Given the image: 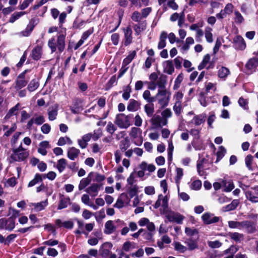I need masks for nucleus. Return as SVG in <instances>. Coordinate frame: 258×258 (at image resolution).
<instances>
[{"mask_svg": "<svg viewBox=\"0 0 258 258\" xmlns=\"http://www.w3.org/2000/svg\"><path fill=\"white\" fill-rule=\"evenodd\" d=\"M15 227V221L11 218L0 219V229H5L9 231H12Z\"/></svg>", "mask_w": 258, "mask_h": 258, "instance_id": "0eeeda50", "label": "nucleus"}, {"mask_svg": "<svg viewBox=\"0 0 258 258\" xmlns=\"http://www.w3.org/2000/svg\"><path fill=\"white\" fill-rule=\"evenodd\" d=\"M176 176L175 177V181L177 184H179L180 180L183 176V170L180 168H177L176 169Z\"/></svg>", "mask_w": 258, "mask_h": 258, "instance_id": "13d9d810", "label": "nucleus"}, {"mask_svg": "<svg viewBox=\"0 0 258 258\" xmlns=\"http://www.w3.org/2000/svg\"><path fill=\"white\" fill-rule=\"evenodd\" d=\"M138 187L136 185H131L128 188V194L131 198L136 196L138 193Z\"/></svg>", "mask_w": 258, "mask_h": 258, "instance_id": "6e6d98bb", "label": "nucleus"}, {"mask_svg": "<svg viewBox=\"0 0 258 258\" xmlns=\"http://www.w3.org/2000/svg\"><path fill=\"white\" fill-rule=\"evenodd\" d=\"M46 253L47 255L49 256L55 257L58 255V252L56 249L54 248L49 247L47 248Z\"/></svg>", "mask_w": 258, "mask_h": 258, "instance_id": "e2e57ef3", "label": "nucleus"}, {"mask_svg": "<svg viewBox=\"0 0 258 258\" xmlns=\"http://www.w3.org/2000/svg\"><path fill=\"white\" fill-rule=\"evenodd\" d=\"M170 222H175L177 224H181L184 217L179 213H176L169 210L163 214Z\"/></svg>", "mask_w": 258, "mask_h": 258, "instance_id": "423d86ee", "label": "nucleus"}, {"mask_svg": "<svg viewBox=\"0 0 258 258\" xmlns=\"http://www.w3.org/2000/svg\"><path fill=\"white\" fill-rule=\"evenodd\" d=\"M206 115L202 114L198 115H196L192 119V122L196 125H199L205 121Z\"/></svg>", "mask_w": 258, "mask_h": 258, "instance_id": "cd10ccee", "label": "nucleus"}, {"mask_svg": "<svg viewBox=\"0 0 258 258\" xmlns=\"http://www.w3.org/2000/svg\"><path fill=\"white\" fill-rule=\"evenodd\" d=\"M69 203V198L64 197L61 198L58 206V209L61 210L66 208L68 206V205Z\"/></svg>", "mask_w": 258, "mask_h": 258, "instance_id": "e433bc0d", "label": "nucleus"}, {"mask_svg": "<svg viewBox=\"0 0 258 258\" xmlns=\"http://www.w3.org/2000/svg\"><path fill=\"white\" fill-rule=\"evenodd\" d=\"M21 134L22 133L21 132H17L13 135L11 141V143L13 147V148H15V145L17 144L19 136H20V135H21Z\"/></svg>", "mask_w": 258, "mask_h": 258, "instance_id": "052dcab7", "label": "nucleus"}, {"mask_svg": "<svg viewBox=\"0 0 258 258\" xmlns=\"http://www.w3.org/2000/svg\"><path fill=\"white\" fill-rule=\"evenodd\" d=\"M112 247V244L110 242H105L103 244L100 249V253L101 256L103 257L108 256Z\"/></svg>", "mask_w": 258, "mask_h": 258, "instance_id": "412c9836", "label": "nucleus"}, {"mask_svg": "<svg viewBox=\"0 0 258 258\" xmlns=\"http://www.w3.org/2000/svg\"><path fill=\"white\" fill-rule=\"evenodd\" d=\"M73 143L71 139L68 137H61L59 139L57 145L58 146H63L66 144L72 145Z\"/></svg>", "mask_w": 258, "mask_h": 258, "instance_id": "79ce46f5", "label": "nucleus"}, {"mask_svg": "<svg viewBox=\"0 0 258 258\" xmlns=\"http://www.w3.org/2000/svg\"><path fill=\"white\" fill-rule=\"evenodd\" d=\"M140 107V103L136 100L131 99L127 105V109L130 111H135L137 110Z\"/></svg>", "mask_w": 258, "mask_h": 258, "instance_id": "c85d7f7f", "label": "nucleus"}, {"mask_svg": "<svg viewBox=\"0 0 258 258\" xmlns=\"http://www.w3.org/2000/svg\"><path fill=\"white\" fill-rule=\"evenodd\" d=\"M104 232L106 234H110L116 230V226L114 224V222L112 220L107 221L104 226Z\"/></svg>", "mask_w": 258, "mask_h": 258, "instance_id": "4be33fe9", "label": "nucleus"}, {"mask_svg": "<svg viewBox=\"0 0 258 258\" xmlns=\"http://www.w3.org/2000/svg\"><path fill=\"white\" fill-rule=\"evenodd\" d=\"M143 97L149 103L153 102L155 101V97H151V93L149 90L144 91Z\"/></svg>", "mask_w": 258, "mask_h": 258, "instance_id": "37998d69", "label": "nucleus"}, {"mask_svg": "<svg viewBox=\"0 0 258 258\" xmlns=\"http://www.w3.org/2000/svg\"><path fill=\"white\" fill-rule=\"evenodd\" d=\"M91 178L89 177L82 179L78 186L79 190H81L87 187L91 182Z\"/></svg>", "mask_w": 258, "mask_h": 258, "instance_id": "f704fd0d", "label": "nucleus"}, {"mask_svg": "<svg viewBox=\"0 0 258 258\" xmlns=\"http://www.w3.org/2000/svg\"><path fill=\"white\" fill-rule=\"evenodd\" d=\"M202 186V182L200 180H195L191 184V188L194 190H199Z\"/></svg>", "mask_w": 258, "mask_h": 258, "instance_id": "69168bd1", "label": "nucleus"}, {"mask_svg": "<svg viewBox=\"0 0 258 258\" xmlns=\"http://www.w3.org/2000/svg\"><path fill=\"white\" fill-rule=\"evenodd\" d=\"M233 6L230 4H227L224 10L221 11L218 16H223L224 15H230L232 14L233 12Z\"/></svg>", "mask_w": 258, "mask_h": 258, "instance_id": "7c9ffc66", "label": "nucleus"}, {"mask_svg": "<svg viewBox=\"0 0 258 258\" xmlns=\"http://www.w3.org/2000/svg\"><path fill=\"white\" fill-rule=\"evenodd\" d=\"M184 242L187 245L188 249L190 250H194L198 247L197 242L195 240L189 238L187 239Z\"/></svg>", "mask_w": 258, "mask_h": 258, "instance_id": "c9c22d12", "label": "nucleus"}, {"mask_svg": "<svg viewBox=\"0 0 258 258\" xmlns=\"http://www.w3.org/2000/svg\"><path fill=\"white\" fill-rule=\"evenodd\" d=\"M130 146V141L128 139H125L122 140L119 144L120 149L124 151L126 150Z\"/></svg>", "mask_w": 258, "mask_h": 258, "instance_id": "864d4df0", "label": "nucleus"}, {"mask_svg": "<svg viewBox=\"0 0 258 258\" xmlns=\"http://www.w3.org/2000/svg\"><path fill=\"white\" fill-rule=\"evenodd\" d=\"M39 86V83L36 79L32 80L28 85L27 89L30 92L36 90Z\"/></svg>", "mask_w": 258, "mask_h": 258, "instance_id": "2f4dec72", "label": "nucleus"}, {"mask_svg": "<svg viewBox=\"0 0 258 258\" xmlns=\"http://www.w3.org/2000/svg\"><path fill=\"white\" fill-rule=\"evenodd\" d=\"M130 200L126 194H121L118 198L114 207L118 209H120L125 205H129Z\"/></svg>", "mask_w": 258, "mask_h": 258, "instance_id": "1a4fd4ad", "label": "nucleus"}, {"mask_svg": "<svg viewBox=\"0 0 258 258\" xmlns=\"http://www.w3.org/2000/svg\"><path fill=\"white\" fill-rule=\"evenodd\" d=\"M228 226L232 229H245L248 233H253L255 231V226L251 222L248 221L241 222L229 221Z\"/></svg>", "mask_w": 258, "mask_h": 258, "instance_id": "f257e3e1", "label": "nucleus"}, {"mask_svg": "<svg viewBox=\"0 0 258 258\" xmlns=\"http://www.w3.org/2000/svg\"><path fill=\"white\" fill-rule=\"evenodd\" d=\"M225 153L226 149L223 146H220L219 151L217 153V158L216 162H218L224 156Z\"/></svg>", "mask_w": 258, "mask_h": 258, "instance_id": "603ef678", "label": "nucleus"}, {"mask_svg": "<svg viewBox=\"0 0 258 258\" xmlns=\"http://www.w3.org/2000/svg\"><path fill=\"white\" fill-rule=\"evenodd\" d=\"M206 162V160L205 159H202L198 161L197 163V170L199 172V174L201 175L203 174V168H204V164Z\"/></svg>", "mask_w": 258, "mask_h": 258, "instance_id": "8fccbe9b", "label": "nucleus"}, {"mask_svg": "<svg viewBox=\"0 0 258 258\" xmlns=\"http://www.w3.org/2000/svg\"><path fill=\"white\" fill-rule=\"evenodd\" d=\"M42 48L40 46H37L32 51V57L35 60H38L41 57Z\"/></svg>", "mask_w": 258, "mask_h": 258, "instance_id": "bb28decb", "label": "nucleus"}, {"mask_svg": "<svg viewBox=\"0 0 258 258\" xmlns=\"http://www.w3.org/2000/svg\"><path fill=\"white\" fill-rule=\"evenodd\" d=\"M19 104H17L14 107L11 108L6 115L7 117H10V116L16 114L18 110H19Z\"/></svg>", "mask_w": 258, "mask_h": 258, "instance_id": "bf43d9fd", "label": "nucleus"}, {"mask_svg": "<svg viewBox=\"0 0 258 258\" xmlns=\"http://www.w3.org/2000/svg\"><path fill=\"white\" fill-rule=\"evenodd\" d=\"M151 122L153 125V127L155 129H157L161 127L163 125H166L167 120L162 118L160 115H155L151 118Z\"/></svg>", "mask_w": 258, "mask_h": 258, "instance_id": "6e6552de", "label": "nucleus"}, {"mask_svg": "<svg viewBox=\"0 0 258 258\" xmlns=\"http://www.w3.org/2000/svg\"><path fill=\"white\" fill-rule=\"evenodd\" d=\"M101 186V184L93 183L86 188L85 191L91 197H95L98 195Z\"/></svg>", "mask_w": 258, "mask_h": 258, "instance_id": "ddd939ff", "label": "nucleus"}, {"mask_svg": "<svg viewBox=\"0 0 258 258\" xmlns=\"http://www.w3.org/2000/svg\"><path fill=\"white\" fill-rule=\"evenodd\" d=\"M29 153L22 146V144L17 148H13V153L11 158L14 161H22L26 159Z\"/></svg>", "mask_w": 258, "mask_h": 258, "instance_id": "20e7f679", "label": "nucleus"}, {"mask_svg": "<svg viewBox=\"0 0 258 258\" xmlns=\"http://www.w3.org/2000/svg\"><path fill=\"white\" fill-rule=\"evenodd\" d=\"M28 71H29L26 70L19 75L16 81L15 88L16 89H20L26 86L27 84V81L25 79V75Z\"/></svg>", "mask_w": 258, "mask_h": 258, "instance_id": "f8f14e48", "label": "nucleus"}, {"mask_svg": "<svg viewBox=\"0 0 258 258\" xmlns=\"http://www.w3.org/2000/svg\"><path fill=\"white\" fill-rule=\"evenodd\" d=\"M131 118V115L119 113L116 115L114 123L120 129H127L132 125Z\"/></svg>", "mask_w": 258, "mask_h": 258, "instance_id": "f03ea898", "label": "nucleus"}, {"mask_svg": "<svg viewBox=\"0 0 258 258\" xmlns=\"http://www.w3.org/2000/svg\"><path fill=\"white\" fill-rule=\"evenodd\" d=\"M168 198L167 196H164L162 195H159L158 200L154 205V208L157 209L161 206V214H164L168 210Z\"/></svg>", "mask_w": 258, "mask_h": 258, "instance_id": "39448f33", "label": "nucleus"}, {"mask_svg": "<svg viewBox=\"0 0 258 258\" xmlns=\"http://www.w3.org/2000/svg\"><path fill=\"white\" fill-rule=\"evenodd\" d=\"M183 97V94L180 92H177L173 96V100L175 101V103H178L181 104L182 100Z\"/></svg>", "mask_w": 258, "mask_h": 258, "instance_id": "4d7b16f0", "label": "nucleus"}, {"mask_svg": "<svg viewBox=\"0 0 258 258\" xmlns=\"http://www.w3.org/2000/svg\"><path fill=\"white\" fill-rule=\"evenodd\" d=\"M200 131L198 129L192 128L190 130L189 133L191 136H193L194 139H199L200 138Z\"/></svg>", "mask_w": 258, "mask_h": 258, "instance_id": "338daca9", "label": "nucleus"}, {"mask_svg": "<svg viewBox=\"0 0 258 258\" xmlns=\"http://www.w3.org/2000/svg\"><path fill=\"white\" fill-rule=\"evenodd\" d=\"M124 32V45L127 46L132 42V30L127 27L123 29Z\"/></svg>", "mask_w": 258, "mask_h": 258, "instance_id": "6ab92c4d", "label": "nucleus"}, {"mask_svg": "<svg viewBox=\"0 0 258 258\" xmlns=\"http://www.w3.org/2000/svg\"><path fill=\"white\" fill-rule=\"evenodd\" d=\"M58 104H54L50 107L48 110V119L49 120H54L56 118L58 114Z\"/></svg>", "mask_w": 258, "mask_h": 258, "instance_id": "f3484780", "label": "nucleus"}, {"mask_svg": "<svg viewBox=\"0 0 258 258\" xmlns=\"http://www.w3.org/2000/svg\"><path fill=\"white\" fill-rule=\"evenodd\" d=\"M230 74L229 69L224 67H221L218 71V76L221 79H225Z\"/></svg>", "mask_w": 258, "mask_h": 258, "instance_id": "c756f323", "label": "nucleus"}, {"mask_svg": "<svg viewBox=\"0 0 258 258\" xmlns=\"http://www.w3.org/2000/svg\"><path fill=\"white\" fill-rule=\"evenodd\" d=\"M67 160L64 158H62L58 160L56 168L59 172L61 173L64 171L67 166Z\"/></svg>", "mask_w": 258, "mask_h": 258, "instance_id": "72a5a7b5", "label": "nucleus"}, {"mask_svg": "<svg viewBox=\"0 0 258 258\" xmlns=\"http://www.w3.org/2000/svg\"><path fill=\"white\" fill-rule=\"evenodd\" d=\"M202 220L205 224H210L217 222L219 218L214 216L213 214L210 213H205L202 216Z\"/></svg>", "mask_w": 258, "mask_h": 258, "instance_id": "4468645a", "label": "nucleus"}, {"mask_svg": "<svg viewBox=\"0 0 258 258\" xmlns=\"http://www.w3.org/2000/svg\"><path fill=\"white\" fill-rule=\"evenodd\" d=\"M258 65V59L255 58H253L250 59L248 62L245 64V68L247 69L248 71H249V73H251L252 72H254L255 71L256 68Z\"/></svg>", "mask_w": 258, "mask_h": 258, "instance_id": "aec40b11", "label": "nucleus"}, {"mask_svg": "<svg viewBox=\"0 0 258 258\" xmlns=\"http://www.w3.org/2000/svg\"><path fill=\"white\" fill-rule=\"evenodd\" d=\"M19 211L16 210L12 207H10L9 209V215H11L9 218L12 219L14 221H15V219L19 215Z\"/></svg>", "mask_w": 258, "mask_h": 258, "instance_id": "de8ad7c7", "label": "nucleus"}, {"mask_svg": "<svg viewBox=\"0 0 258 258\" xmlns=\"http://www.w3.org/2000/svg\"><path fill=\"white\" fill-rule=\"evenodd\" d=\"M145 112L148 116H151L154 113V108L153 104H146L144 106Z\"/></svg>", "mask_w": 258, "mask_h": 258, "instance_id": "c03bdc74", "label": "nucleus"}, {"mask_svg": "<svg viewBox=\"0 0 258 258\" xmlns=\"http://www.w3.org/2000/svg\"><path fill=\"white\" fill-rule=\"evenodd\" d=\"M82 100L80 99H75L73 105L70 106V109L74 114H78L83 110Z\"/></svg>", "mask_w": 258, "mask_h": 258, "instance_id": "9b49d317", "label": "nucleus"}, {"mask_svg": "<svg viewBox=\"0 0 258 258\" xmlns=\"http://www.w3.org/2000/svg\"><path fill=\"white\" fill-rule=\"evenodd\" d=\"M42 180V177H41V175H40L39 174H36L35 175L34 179L29 182V183L28 184V186L31 187V186H34L38 182H41Z\"/></svg>", "mask_w": 258, "mask_h": 258, "instance_id": "a18cd8bd", "label": "nucleus"}, {"mask_svg": "<svg viewBox=\"0 0 258 258\" xmlns=\"http://www.w3.org/2000/svg\"><path fill=\"white\" fill-rule=\"evenodd\" d=\"M234 46L236 49L244 50L246 47V44L243 38L240 36H236L233 40Z\"/></svg>", "mask_w": 258, "mask_h": 258, "instance_id": "dca6fc26", "label": "nucleus"}, {"mask_svg": "<svg viewBox=\"0 0 258 258\" xmlns=\"http://www.w3.org/2000/svg\"><path fill=\"white\" fill-rule=\"evenodd\" d=\"M167 36V34L166 32H162L161 33L160 37V41L158 45V47L159 49H162L165 46Z\"/></svg>", "mask_w": 258, "mask_h": 258, "instance_id": "473e14b6", "label": "nucleus"}, {"mask_svg": "<svg viewBox=\"0 0 258 258\" xmlns=\"http://www.w3.org/2000/svg\"><path fill=\"white\" fill-rule=\"evenodd\" d=\"M212 29L210 28H206L205 30V37L207 42L211 43L213 42V35L211 32Z\"/></svg>", "mask_w": 258, "mask_h": 258, "instance_id": "5fc2aeb1", "label": "nucleus"}, {"mask_svg": "<svg viewBox=\"0 0 258 258\" xmlns=\"http://www.w3.org/2000/svg\"><path fill=\"white\" fill-rule=\"evenodd\" d=\"M210 59V55L209 54L205 55L203 58L202 62L199 65L198 69L201 70L206 68L207 64L209 62Z\"/></svg>", "mask_w": 258, "mask_h": 258, "instance_id": "ea45409f", "label": "nucleus"}, {"mask_svg": "<svg viewBox=\"0 0 258 258\" xmlns=\"http://www.w3.org/2000/svg\"><path fill=\"white\" fill-rule=\"evenodd\" d=\"M174 245L175 249L180 252L183 253L187 250L186 247L183 245L179 242H175Z\"/></svg>", "mask_w": 258, "mask_h": 258, "instance_id": "3c124183", "label": "nucleus"}, {"mask_svg": "<svg viewBox=\"0 0 258 258\" xmlns=\"http://www.w3.org/2000/svg\"><path fill=\"white\" fill-rule=\"evenodd\" d=\"M245 196L252 203H258V187L251 188L245 192Z\"/></svg>", "mask_w": 258, "mask_h": 258, "instance_id": "9d476101", "label": "nucleus"}, {"mask_svg": "<svg viewBox=\"0 0 258 258\" xmlns=\"http://www.w3.org/2000/svg\"><path fill=\"white\" fill-rule=\"evenodd\" d=\"M163 66L164 72L168 74H172L174 71L173 64L171 60H166L163 62Z\"/></svg>", "mask_w": 258, "mask_h": 258, "instance_id": "b1692460", "label": "nucleus"}, {"mask_svg": "<svg viewBox=\"0 0 258 258\" xmlns=\"http://www.w3.org/2000/svg\"><path fill=\"white\" fill-rule=\"evenodd\" d=\"M238 248L234 245H231L229 248L224 251L225 254L230 253V255L225 258H233V255L238 250Z\"/></svg>", "mask_w": 258, "mask_h": 258, "instance_id": "a19ab883", "label": "nucleus"}, {"mask_svg": "<svg viewBox=\"0 0 258 258\" xmlns=\"http://www.w3.org/2000/svg\"><path fill=\"white\" fill-rule=\"evenodd\" d=\"M253 161V157L250 155H247L245 159V163L246 167L249 169L251 170V165Z\"/></svg>", "mask_w": 258, "mask_h": 258, "instance_id": "680f3d73", "label": "nucleus"}, {"mask_svg": "<svg viewBox=\"0 0 258 258\" xmlns=\"http://www.w3.org/2000/svg\"><path fill=\"white\" fill-rule=\"evenodd\" d=\"M142 131L140 128L133 127L131 128L130 135L133 139H139L140 143L136 144L137 145H140L143 142V138L142 136Z\"/></svg>", "mask_w": 258, "mask_h": 258, "instance_id": "2eb2a0df", "label": "nucleus"}, {"mask_svg": "<svg viewBox=\"0 0 258 258\" xmlns=\"http://www.w3.org/2000/svg\"><path fill=\"white\" fill-rule=\"evenodd\" d=\"M183 79V76L182 74H180L176 78L175 82H174V85L173 86V89L174 90H177L180 86V84L182 82Z\"/></svg>", "mask_w": 258, "mask_h": 258, "instance_id": "49530a36", "label": "nucleus"}, {"mask_svg": "<svg viewBox=\"0 0 258 258\" xmlns=\"http://www.w3.org/2000/svg\"><path fill=\"white\" fill-rule=\"evenodd\" d=\"M89 194H84L81 197V201L86 205H89L90 203V199Z\"/></svg>", "mask_w": 258, "mask_h": 258, "instance_id": "774afa93", "label": "nucleus"}, {"mask_svg": "<svg viewBox=\"0 0 258 258\" xmlns=\"http://www.w3.org/2000/svg\"><path fill=\"white\" fill-rule=\"evenodd\" d=\"M105 130L108 134L112 135L116 131L117 127L112 122L109 121L108 122Z\"/></svg>", "mask_w": 258, "mask_h": 258, "instance_id": "58836bf2", "label": "nucleus"}, {"mask_svg": "<svg viewBox=\"0 0 258 258\" xmlns=\"http://www.w3.org/2000/svg\"><path fill=\"white\" fill-rule=\"evenodd\" d=\"M223 184L225 187L224 190L226 192H229L231 191L234 187V184L231 181H223Z\"/></svg>", "mask_w": 258, "mask_h": 258, "instance_id": "09e8293b", "label": "nucleus"}, {"mask_svg": "<svg viewBox=\"0 0 258 258\" xmlns=\"http://www.w3.org/2000/svg\"><path fill=\"white\" fill-rule=\"evenodd\" d=\"M49 143L47 141L41 142L39 144V147L38 149L39 153L44 156L47 154L46 149L49 148Z\"/></svg>", "mask_w": 258, "mask_h": 258, "instance_id": "a878e982", "label": "nucleus"}, {"mask_svg": "<svg viewBox=\"0 0 258 258\" xmlns=\"http://www.w3.org/2000/svg\"><path fill=\"white\" fill-rule=\"evenodd\" d=\"M38 20L37 19L33 18L31 20L29 24L27 25L26 30L21 32V34L23 36H28L33 30L34 26L38 23Z\"/></svg>", "mask_w": 258, "mask_h": 258, "instance_id": "a211bd4d", "label": "nucleus"}, {"mask_svg": "<svg viewBox=\"0 0 258 258\" xmlns=\"http://www.w3.org/2000/svg\"><path fill=\"white\" fill-rule=\"evenodd\" d=\"M34 207V208L37 211H41L44 209V208L48 205L47 200L44 201H42L40 203H34L32 204Z\"/></svg>", "mask_w": 258, "mask_h": 258, "instance_id": "4c0bfd02", "label": "nucleus"}, {"mask_svg": "<svg viewBox=\"0 0 258 258\" xmlns=\"http://www.w3.org/2000/svg\"><path fill=\"white\" fill-rule=\"evenodd\" d=\"M64 39L65 36L63 34H61L58 36L56 42L53 38L50 39L48 41V45L52 52L55 51L56 48H57L59 51L61 52L65 47Z\"/></svg>", "mask_w": 258, "mask_h": 258, "instance_id": "7ed1b4c3", "label": "nucleus"}, {"mask_svg": "<svg viewBox=\"0 0 258 258\" xmlns=\"http://www.w3.org/2000/svg\"><path fill=\"white\" fill-rule=\"evenodd\" d=\"M208 244L210 247L212 248H215L221 247L222 245V243L218 240H216L214 241H210L208 242Z\"/></svg>", "mask_w": 258, "mask_h": 258, "instance_id": "0e129e2a", "label": "nucleus"}, {"mask_svg": "<svg viewBox=\"0 0 258 258\" xmlns=\"http://www.w3.org/2000/svg\"><path fill=\"white\" fill-rule=\"evenodd\" d=\"M228 235L236 242H240L244 240L243 234L238 232H229Z\"/></svg>", "mask_w": 258, "mask_h": 258, "instance_id": "393cba45", "label": "nucleus"}, {"mask_svg": "<svg viewBox=\"0 0 258 258\" xmlns=\"http://www.w3.org/2000/svg\"><path fill=\"white\" fill-rule=\"evenodd\" d=\"M80 153V151L79 149L75 147H71L68 149V157L72 160H76L79 156Z\"/></svg>", "mask_w": 258, "mask_h": 258, "instance_id": "5701e85b", "label": "nucleus"}]
</instances>
